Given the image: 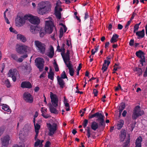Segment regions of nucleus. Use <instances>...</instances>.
<instances>
[{"mask_svg":"<svg viewBox=\"0 0 147 147\" xmlns=\"http://www.w3.org/2000/svg\"><path fill=\"white\" fill-rule=\"evenodd\" d=\"M34 45L38 52L44 54L46 49V46L45 43L38 40H35L34 42Z\"/></svg>","mask_w":147,"mask_h":147,"instance_id":"nucleus-1","label":"nucleus"},{"mask_svg":"<svg viewBox=\"0 0 147 147\" xmlns=\"http://www.w3.org/2000/svg\"><path fill=\"white\" fill-rule=\"evenodd\" d=\"M105 116L102 114L101 113L97 112L92 114V118L96 117L97 118L96 119L97 121L99 122V125L103 127L104 128L105 126V123L104 119Z\"/></svg>","mask_w":147,"mask_h":147,"instance_id":"nucleus-2","label":"nucleus"},{"mask_svg":"<svg viewBox=\"0 0 147 147\" xmlns=\"http://www.w3.org/2000/svg\"><path fill=\"white\" fill-rule=\"evenodd\" d=\"M45 31L46 32L49 34H51L54 28L56 30L53 21L51 20H46L45 22Z\"/></svg>","mask_w":147,"mask_h":147,"instance_id":"nucleus-3","label":"nucleus"},{"mask_svg":"<svg viewBox=\"0 0 147 147\" xmlns=\"http://www.w3.org/2000/svg\"><path fill=\"white\" fill-rule=\"evenodd\" d=\"M140 106H136L133 112L132 118L133 119L135 120L137 119L139 116L144 114V112L143 110H141L140 109Z\"/></svg>","mask_w":147,"mask_h":147,"instance_id":"nucleus-4","label":"nucleus"},{"mask_svg":"<svg viewBox=\"0 0 147 147\" xmlns=\"http://www.w3.org/2000/svg\"><path fill=\"white\" fill-rule=\"evenodd\" d=\"M47 126L49 131L48 135L50 136H52L57 129V125L55 123H53L52 125L50 123H47Z\"/></svg>","mask_w":147,"mask_h":147,"instance_id":"nucleus-5","label":"nucleus"},{"mask_svg":"<svg viewBox=\"0 0 147 147\" xmlns=\"http://www.w3.org/2000/svg\"><path fill=\"white\" fill-rule=\"evenodd\" d=\"M44 62V59L41 58H37L35 60V65L40 71H42L43 70Z\"/></svg>","mask_w":147,"mask_h":147,"instance_id":"nucleus-6","label":"nucleus"},{"mask_svg":"<svg viewBox=\"0 0 147 147\" xmlns=\"http://www.w3.org/2000/svg\"><path fill=\"white\" fill-rule=\"evenodd\" d=\"M28 20L32 24H38L40 22V20L36 16H33L31 15H28Z\"/></svg>","mask_w":147,"mask_h":147,"instance_id":"nucleus-7","label":"nucleus"},{"mask_svg":"<svg viewBox=\"0 0 147 147\" xmlns=\"http://www.w3.org/2000/svg\"><path fill=\"white\" fill-rule=\"evenodd\" d=\"M1 140L2 147H7L9 144V141L10 140L9 136L7 135L3 138H1Z\"/></svg>","mask_w":147,"mask_h":147,"instance_id":"nucleus-8","label":"nucleus"},{"mask_svg":"<svg viewBox=\"0 0 147 147\" xmlns=\"http://www.w3.org/2000/svg\"><path fill=\"white\" fill-rule=\"evenodd\" d=\"M28 49V47L27 46L24 45L19 46L16 48V51L18 53L21 54L22 53L27 52Z\"/></svg>","mask_w":147,"mask_h":147,"instance_id":"nucleus-9","label":"nucleus"},{"mask_svg":"<svg viewBox=\"0 0 147 147\" xmlns=\"http://www.w3.org/2000/svg\"><path fill=\"white\" fill-rule=\"evenodd\" d=\"M28 15H25L24 17L22 16H19L16 18V20L20 25H22L24 24L25 22V20H28Z\"/></svg>","mask_w":147,"mask_h":147,"instance_id":"nucleus-10","label":"nucleus"},{"mask_svg":"<svg viewBox=\"0 0 147 147\" xmlns=\"http://www.w3.org/2000/svg\"><path fill=\"white\" fill-rule=\"evenodd\" d=\"M62 8H57V7H55V14L57 18L60 19L61 18V12L62 11Z\"/></svg>","mask_w":147,"mask_h":147,"instance_id":"nucleus-11","label":"nucleus"},{"mask_svg":"<svg viewBox=\"0 0 147 147\" xmlns=\"http://www.w3.org/2000/svg\"><path fill=\"white\" fill-rule=\"evenodd\" d=\"M21 87L23 88H32V86L30 82L24 81L22 82L21 85Z\"/></svg>","mask_w":147,"mask_h":147,"instance_id":"nucleus-12","label":"nucleus"},{"mask_svg":"<svg viewBox=\"0 0 147 147\" xmlns=\"http://www.w3.org/2000/svg\"><path fill=\"white\" fill-rule=\"evenodd\" d=\"M24 96L25 100L28 101H33V98L32 95L28 92H25L24 94Z\"/></svg>","mask_w":147,"mask_h":147,"instance_id":"nucleus-13","label":"nucleus"},{"mask_svg":"<svg viewBox=\"0 0 147 147\" xmlns=\"http://www.w3.org/2000/svg\"><path fill=\"white\" fill-rule=\"evenodd\" d=\"M57 79L58 83L60 86V87L63 88L65 86V83L64 81L61 78H60L59 76H57Z\"/></svg>","mask_w":147,"mask_h":147,"instance_id":"nucleus-14","label":"nucleus"},{"mask_svg":"<svg viewBox=\"0 0 147 147\" xmlns=\"http://www.w3.org/2000/svg\"><path fill=\"white\" fill-rule=\"evenodd\" d=\"M110 63V61L107 60H105L104 61V63L103 64L102 67L101 69L103 73L107 70Z\"/></svg>","mask_w":147,"mask_h":147,"instance_id":"nucleus-15","label":"nucleus"},{"mask_svg":"<svg viewBox=\"0 0 147 147\" xmlns=\"http://www.w3.org/2000/svg\"><path fill=\"white\" fill-rule=\"evenodd\" d=\"M126 136V131L125 129L123 130L120 131L119 135L120 141L121 142L123 141Z\"/></svg>","mask_w":147,"mask_h":147,"instance_id":"nucleus-16","label":"nucleus"},{"mask_svg":"<svg viewBox=\"0 0 147 147\" xmlns=\"http://www.w3.org/2000/svg\"><path fill=\"white\" fill-rule=\"evenodd\" d=\"M40 29L37 26H31L30 27V31L33 34H35L38 32Z\"/></svg>","mask_w":147,"mask_h":147,"instance_id":"nucleus-17","label":"nucleus"},{"mask_svg":"<svg viewBox=\"0 0 147 147\" xmlns=\"http://www.w3.org/2000/svg\"><path fill=\"white\" fill-rule=\"evenodd\" d=\"M8 75L9 76L12 78L13 81L15 82L16 81V77L15 76V73L11 69L9 70Z\"/></svg>","mask_w":147,"mask_h":147,"instance_id":"nucleus-18","label":"nucleus"},{"mask_svg":"<svg viewBox=\"0 0 147 147\" xmlns=\"http://www.w3.org/2000/svg\"><path fill=\"white\" fill-rule=\"evenodd\" d=\"M49 106L50 111L51 113L57 114H58V111L53 106V105H52L51 103L49 104Z\"/></svg>","mask_w":147,"mask_h":147,"instance_id":"nucleus-19","label":"nucleus"},{"mask_svg":"<svg viewBox=\"0 0 147 147\" xmlns=\"http://www.w3.org/2000/svg\"><path fill=\"white\" fill-rule=\"evenodd\" d=\"M63 59L67 67L68 65H69L70 66L72 65V64L71 63V61H70V56L66 57H63Z\"/></svg>","mask_w":147,"mask_h":147,"instance_id":"nucleus-20","label":"nucleus"},{"mask_svg":"<svg viewBox=\"0 0 147 147\" xmlns=\"http://www.w3.org/2000/svg\"><path fill=\"white\" fill-rule=\"evenodd\" d=\"M54 55V50L53 47L51 45L50 47L49 51L47 56L50 58H52Z\"/></svg>","mask_w":147,"mask_h":147,"instance_id":"nucleus-21","label":"nucleus"},{"mask_svg":"<svg viewBox=\"0 0 147 147\" xmlns=\"http://www.w3.org/2000/svg\"><path fill=\"white\" fill-rule=\"evenodd\" d=\"M144 30L143 29L141 31H139L136 32V34L138 37V38H142L144 37Z\"/></svg>","mask_w":147,"mask_h":147,"instance_id":"nucleus-22","label":"nucleus"},{"mask_svg":"<svg viewBox=\"0 0 147 147\" xmlns=\"http://www.w3.org/2000/svg\"><path fill=\"white\" fill-rule=\"evenodd\" d=\"M50 97L51 100V101H58L57 95L52 92H50Z\"/></svg>","mask_w":147,"mask_h":147,"instance_id":"nucleus-23","label":"nucleus"},{"mask_svg":"<svg viewBox=\"0 0 147 147\" xmlns=\"http://www.w3.org/2000/svg\"><path fill=\"white\" fill-rule=\"evenodd\" d=\"M86 130L87 131V135L88 136V138L89 139L88 141V144H92V141L90 139V128L89 127H86Z\"/></svg>","mask_w":147,"mask_h":147,"instance_id":"nucleus-24","label":"nucleus"},{"mask_svg":"<svg viewBox=\"0 0 147 147\" xmlns=\"http://www.w3.org/2000/svg\"><path fill=\"white\" fill-rule=\"evenodd\" d=\"M67 67L69 69V72L70 75L71 76H73L74 75V70L73 68V65L70 66L69 65H68Z\"/></svg>","mask_w":147,"mask_h":147,"instance_id":"nucleus-25","label":"nucleus"},{"mask_svg":"<svg viewBox=\"0 0 147 147\" xmlns=\"http://www.w3.org/2000/svg\"><path fill=\"white\" fill-rule=\"evenodd\" d=\"M136 55L138 57L140 58L141 59L143 57H144V58H145L144 53L141 50H139L137 51L136 53Z\"/></svg>","mask_w":147,"mask_h":147,"instance_id":"nucleus-26","label":"nucleus"},{"mask_svg":"<svg viewBox=\"0 0 147 147\" xmlns=\"http://www.w3.org/2000/svg\"><path fill=\"white\" fill-rule=\"evenodd\" d=\"M124 121L123 120H120L118 122L117 125V128L118 129H120L124 125Z\"/></svg>","mask_w":147,"mask_h":147,"instance_id":"nucleus-27","label":"nucleus"},{"mask_svg":"<svg viewBox=\"0 0 147 147\" xmlns=\"http://www.w3.org/2000/svg\"><path fill=\"white\" fill-rule=\"evenodd\" d=\"M17 39L20 40L23 42H25L26 40V37L22 35L18 34L17 35Z\"/></svg>","mask_w":147,"mask_h":147,"instance_id":"nucleus-28","label":"nucleus"},{"mask_svg":"<svg viewBox=\"0 0 147 147\" xmlns=\"http://www.w3.org/2000/svg\"><path fill=\"white\" fill-rule=\"evenodd\" d=\"M54 74L52 71V69L50 68L49 72L48 73V78L52 80H53L54 78Z\"/></svg>","mask_w":147,"mask_h":147,"instance_id":"nucleus-29","label":"nucleus"},{"mask_svg":"<svg viewBox=\"0 0 147 147\" xmlns=\"http://www.w3.org/2000/svg\"><path fill=\"white\" fill-rule=\"evenodd\" d=\"M119 36L117 34H114L113 35L111 38L110 42L111 43H114L116 42L117 41V39L118 38Z\"/></svg>","mask_w":147,"mask_h":147,"instance_id":"nucleus-30","label":"nucleus"},{"mask_svg":"<svg viewBox=\"0 0 147 147\" xmlns=\"http://www.w3.org/2000/svg\"><path fill=\"white\" fill-rule=\"evenodd\" d=\"M61 55L62 57V58L63 57H66L70 56V51L69 50L67 49V52L65 53V52H62L61 53Z\"/></svg>","mask_w":147,"mask_h":147,"instance_id":"nucleus-31","label":"nucleus"},{"mask_svg":"<svg viewBox=\"0 0 147 147\" xmlns=\"http://www.w3.org/2000/svg\"><path fill=\"white\" fill-rule=\"evenodd\" d=\"M31 70V67L30 66L27 65L25 66L24 71L26 74H29Z\"/></svg>","mask_w":147,"mask_h":147,"instance_id":"nucleus-32","label":"nucleus"},{"mask_svg":"<svg viewBox=\"0 0 147 147\" xmlns=\"http://www.w3.org/2000/svg\"><path fill=\"white\" fill-rule=\"evenodd\" d=\"M47 4L46 5L45 9L46 12L47 11H50L51 10V5L50 3L48 1H46Z\"/></svg>","mask_w":147,"mask_h":147,"instance_id":"nucleus-33","label":"nucleus"},{"mask_svg":"<svg viewBox=\"0 0 147 147\" xmlns=\"http://www.w3.org/2000/svg\"><path fill=\"white\" fill-rule=\"evenodd\" d=\"M135 72H137V73L138 74L139 76H140L142 74V70L141 68L136 67L133 69Z\"/></svg>","mask_w":147,"mask_h":147,"instance_id":"nucleus-34","label":"nucleus"},{"mask_svg":"<svg viewBox=\"0 0 147 147\" xmlns=\"http://www.w3.org/2000/svg\"><path fill=\"white\" fill-rule=\"evenodd\" d=\"M98 124L95 122H92V130H96L98 127Z\"/></svg>","mask_w":147,"mask_h":147,"instance_id":"nucleus-35","label":"nucleus"},{"mask_svg":"<svg viewBox=\"0 0 147 147\" xmlns=\"http://www.w3.org/2000/svg\"><path fill=\"white\" fill-rule=\"evenodd\" d=\"M2 109L4 111L7 112H9V111L10 110L9 106L5 104L2 105Z\"/></svg>","mask_w":147,"mask_h":147,"instance_id":"nucleus-36","label":"nucleus"},{"mask_svg":"<svg viewBox=\"0 0 147 147\" xmlns=\"http://www.w3.org/2000/svg\"><path fill=\"white\" fill-rule=\"evenodd\" d=\"M46 4V2H42L41 3H40L39 5V8L38 9L45 8Z\"/></svg>","mask_w":147,"mask_h":147,"instance_id":"nucleus-37","label":"nucleus"},{"mask_svg":"<svg viewBox=\"0 0 147 147\" xmlns=\"http://www.w3.org/2000/svg\"><path fill=\"white\" fill-rule=\"evenodd\" d=\"M60 78H61L62 79H67V80H68V79L67 77L65 72V71H63L62 73H61V75Z\"/></svg>","mask_w":147,"mask_h":147,"instance_id":"nucleus-38","label":"nucleus"},{"mask_svg":"<svg viewBox=\"0 0 147 147\" xmlns=\"http://www.w3.org/2000/svg\"><path fill=\"white\" fill-rule=\"evenodd\" d=\"M46 12L45 8L38 9V12L39 14L43 15L45 14Z\"/></svg>","mask_w":147,"mask_h":147,"instance_id":"nucleus-39","label":"nucleus"},{"mask_svg":"<svg viewBox=\"0 0 147 147\" xmlns=\"http://www.w3.org/2000/svg\"><path fill=\"white\" fill-rule=\"evenodd\" d=\"M142 141V138L141 136L139 137L136 140L135 144H141Z\"/></svg>","mask_w":147,"mask_h":147,"instance_id":"nucleus-40","label":"nucleus"},{"mask_svg":"<svg viewBox=\"0 0 147 147\" xmlns=\"http://www.w3.org/2000/svg\"><path fill=\"white\" fill-rule=\"evenodd\" d=\"M23 129L24 130H29L31 129V125L28 124H26L25 125Z\"/></svg>","mask_w":147,"mask_h":147,"instance_id":"nucleus-41","label":"nucleus"},{"mask_svg":"<svg viewBox=\"0 0 147 147\" xmlns=\"http://www.w3.org/2000/svg\"><path fill=\"white\" fill-rule=\"evenodd\" d=\"M34 128H35V131H39V130L40 129V125L37 123L36 124L34 125Z\"/></svg>","mask_w":147,"mask_h":147,"instance_id":"nucleus-42","label":"nucleus"},{"mask_svg":"<svg viewBox=\"0 0 147 147\" xmlns=\"http://www.w3.org/2000/svg\"><path fill=\"white\" fill-rule=\"evenodd\" d=\"M4 83L8 88H10L11 86L10 82L9 80L7 79L5 81Z\"/></svg>","mask_w":147,"mask_h":147,"instance_id":"nucleus-43","label":"nucleus"},{"mask_svg":"<svg viewBox=\"0 0 147 147\" xmlns=\"http://www.w3.org/2000/svg\"><path fill=\"white\" fill-rule=\"evenodd\" d=\"M41 112L42 113V115L45 118V119H47L48 118H49L50 116L49 115H48L46 114L45 115L44 114V113H45V111H43L42 110H41Z\"/></svg>","mask_w":147,"mask_h":147,"instance_id":"nucleus-44","label":"nucleus"},{"mask_svg":"<svg viewBox=\"0 0 147 147\" xmlns=\"http://www.w3.org/2000/svg\"><path fill=\"white\" fill-rule=\"evenodd\" d=\"M11 57L13 60L17 61L18 57L16 54H12L11 55Z\"/></svg>","mask_w":147,"mask_h":147,"instance_id":"nucleus-45","label":"nucleus"},{"mask_svg":"<svg viewBox=\"0 0 147 147\" xmlns=\"http://www.w3.org/2000/svg\"><path fill=\"white\" fill-rule=\"evenodd\" d=\"M54 67L55 68V71L57 72L59 70V68L56 62L55 61L54 62Z\"/></svg>","mask_w":147,"mask_h":147,"instance_id":"nucleus-46","label":"nucleus"},{"mask_svg":"<svg viewBox=\"0 0 147 147\" xmlns=\"http://www.w3.org/2000/svg\"><path fill=\"white\" fill-rule=\"evenodd\" d=\"M61 2L60 0H58L57 1L56 3V6L55 7H57V8H61Z\"/></svg>","mask_w":147,"mask_h":147,"instance_id":"nucleus-47","label":"nucleus"},{"mask_svg":"<svg viewBox=\"0 0 147 147\" xmlns=\"http://www.w3.org/2000/svg\"><path fill=\"white\" fill-rule=\"evenodd\" d=\"M130 142V138L128 139L123 144V146L126 147L129 144Z\"/></svg>","mask_w":147,"mask_h":147,"instance_id":"nucleus-48","label":"nucleus"},{"mask_svg":"<svg viewBox=\"0 0 147 147\" xmlns=\"http://www.w3.org/2000/svg\"><path fill=\"white\" fill-rule=\"evenodd\" d=\"M88 122V120L86 119H84L82 124L84 128H85L86 127Z\"/></svg>","mask_w":147,"mask_h":147,"instance_id":"nucleus-49","label":"nucleus"},{"mask_svg":"<svg viewBox=\"0 0 147 147\" xmlns=\"http://www.w3.org/2000/svg\"><path fill=\"white\" fill-rule=\"evenodd\" d=\"M9 30L10 32H13L15 34H17L18 33V32H17V31L15 29H14L12 27H10L9 28Z\"/></svg>","mask_w":147,"mask_h":147,"instance_id":"nucleus-50","label":"nucleus"},{"mask_svg":"<svg viewBox=\"0 0 147 147\" xmlns=\"http://www.w3.org/2000/svg\"><path fill=\"white\" fill-rule=\"evenodd\" d=\"M63 31L62 28H61L59 31V37L60 38H61L63 35Z\"/></svg>","mask_w":147,"mask_h":147,"instance_id":"nucleus-51","label":"nucleus"},{"mask_svg":"<svg viewBox=\"0 0 147 147\" xmlns=\"http://www.w3.org/2000/svg\"><path fill=\"white\" fill-rule=\"evenodd\" d=\"M51 104L53 105L54 107H56L58 106V102H51Z\"/></svg>","mask_w":147,"mask_h":147,"instance_id":"nucleus-52","label":"nucleus"},{"mask_svg":"<svg viewBox=\"0 0 147 147\" xmlns=\"http://www.w3.org/2000/svg\"><path fill=\"white\" fill-rule=\"evenodd\" d=\"M36 141L35 142L34 144V146H38L40 143V140L39 139H37Z\"/></svg>","mask_w":147,"mask_h":147,"instance_id":"nucleus-53","label":"nucleus"},{"mask_svg":"<svg viewBox=\"0 0 147 147\" xmlns=\"http://www.w3.org/2000/svg\"><path fill=\"white\" fill-rule=\"evenodd\" d=\"M5 67V64L3 63H2L0 66V67L1 69V73H3V70Z\"/></svg>","mask_w":147,"mask_h":147,"instance_id":"nucleus-54","label":"nucleus"},{"mask_svg":"<svg viewBox=\"0 0 147 147\" xmlns=\"http://www.w3.org/2000/svg\"><path fill=\"white\" fill-rule=\"evenodd\" d=\"M131 20H129L128 21L127 24H126L125 26V30L126 31L128 29V26L129 25L130 23H131Z\"/></svg>","mask_w":147,"mask_h":147,"instance_id":"nucleus-55","label":"nucleus"},{"mask_svg":"<svg viewBox=\"0 0 147 147\" xmlns=\"http://www.w3.org/2000/svg\"><path fill=\"white\" fill-rule=\"evenodd\" d=\"M65 46V44L64 43H63L62 44V45H61V50L62 52H65V49L64 48V47Z\"/></svg>","mask_w":147,"mask_h":147,"instance_id":"nucleus-56","label":"nucleus"},{"mask_svg":"<svg viewBox=\"0 0 147 147\" xmlns=\"http://www.w3.org/2000/svg\"><path fill=\"white\" fill-rule=\"evenodd\" d=\"M125 104L124 103L122 102L121 103V105L119 107V108L122 109V110H123L125 108Z\"/></svg>","mask_w":147,"mask_h":147,"instance_id":"nucleus-57","label":"nucleus"},{"mask_svg":"<svg viewBox=\"0 0 147 147\" xmlns=\"http://www.w3.org/2000/svg\"><path fill=\"white\" fill-rule=\"evenodd\" d=\"M99 46H98L97 47H95L94 49L95 51H93V49H92V55H94L95 53H96L98 51Z\"/></svg>","mask_w":147,"mask_h":147,"instance_id":"nucleus-58","label":"nucleus"},{"mask_svg":"<svg viewBox=\"0 0 147 147\" xmlns=\"http://www.w3.org/2000/svg\"><path fill=\"white\" fill-rule=\"evenodd\" d=\"M98 92V91L96 89H94L93 93L94 94V96H97Z\"/></svg>","mask_w":147,"mask_h":147,"instance_id":"nucleus-59","label":"nucleus"},{"mask_svg":"<svg viewBox=\"0 0 147 147\" xmlns=\"http://www.w3.org/2000/svg\"><path fill=\"white\" fill-rule=\"evenodd\" d=\"M140 62L141 64L142 65V66H143V63L145 62V58H144V57H143L141 59Z\"/></svg>","mask_w":147,"mask_h":147,"instance_id":"nucleus-60","label":"nucleus"},{"mask_svg":"<svg viewBox=\"0 0 147 147\" xmlns=\"http://www.w3.org/2000/svg\"><path fill=\"white\" fill-rule=\"evenodd\" d=\"M134 40L133 39H131L130 40L129 42V45L131 46H133L134 45Z\"/></svg>","mask_w":147,"mask_h":147,"instance_id":"nucleus-61","label":"nucleus"},{"mask_svg":"<svg viewBox=\"0 0 147 147\" xmlns=\"http://www.w3.org/2000/svg\"><path fill=\"white\" fill-rule=\"evenodd\" d=\"M119 89L121 90V85L119 84L118 86L115 87V90L116 91H117Z\"/></svg>","mask_w":147,"mask_h":147,"instance_id":"nucleus-62","label":"nucleus"},{"mask_svg":"<svg viewBox=\"0 0 147 147\" xmlns=\"http://www.w3.org/2000/svg\"><path fill=\"white\" fill-rule=\"evenodd\" d=\"M46 71H44L40 76L39 77L40 78H41L42 77H44L45 76L46 74Z\"/></svg>","mask_w":147,"mask_h":147,"instance_id":"nucleus-63","label":"nucleus"},{"mask_svg":"<svg viewBox=\"0 0 147 147\" xmlns=\"http://www.w3.org/2000/svg\"><path fill=\"white\" fill-rule=\"evenodd\" d=\"M51 144L50 142L49 141H47L45 146V147H49V145Z\"/></svg>","mask_w":147,"mask_h":147,"instance_id":"nucleus-64","label":"nucleus"}]
</instances>
